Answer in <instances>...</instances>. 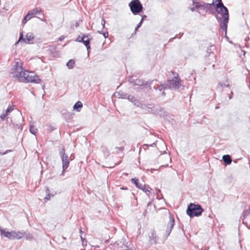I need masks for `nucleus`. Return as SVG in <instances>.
<instances>
[{"mask_svg":"<svg viewBox=\"0 0 250 250\" xmlns=\"http://www.w3.org/2000/svg\"><path fill=\"white\" fill-rule=\"evenodd\" d=\"M22 62H16L12 68L13 71L12 73L14 75V77L16 78L19 81L22 82L39 83L41 80L37 75H34L33 73H29L27 71H23L22 66Z\"/></svg>","mask_w":250,"mask_h":250,"instance_id":"1","label":"nucleus"},{"mask_svg":"<svg viewBox=\"0 0 250 250\" xmlns=\"http://www.w3.org/2000/svg\"><path fill=\"white\" fill-rule=\"evenodd\" d=\"M215 14L214 17L219 24H222L223 26H226V24H228L229 21V12L228 8L225 6H220L218 8H215Z\"/></svg>","mask_w":250,"mask_h":250,"instance_id":"2","label":"nucleus"},{"mask_svg":"<svg viewBox=\"0 0 250 250\" xmlns=\"http://www.w3.org/2000/svg\"><path fill=\"white\" fill-rule=\"evenodd\" d=\"M204 209L200 205L194 203H190L186 210L187 214L190 218L198 217L201 215Z\"/></svg>","mask_w":250,"mask_h":250,"instance_id":"3","label":"nucleus"},{"mask_svg":"<svg viewBox=\"0 0 250 250\" xmlns=\"http://www.w3.org/2000/svg\"><path fill=\"white\" fill-rule=\"evenodd\" d=\"M0 233L1 236L7 237L9 239H20L24 234V232L23 231L17 232L14 230L11 231H6V229H2L1 227H0Z\"/></svg>","mask_w":250,"mask_h":250,"instance_id":"4","label":"nucleus"},{"mask_svg":"<svg viewBox=\"0 0 250 250\" xmlns=\"http://www.w3.org/2000/svg\"><path fill=\"white\" fill-rule=\"evenodd\" d=\"M130 11L136 15L143 11V6L139 0H132L129 3Z\"/></svg>","mask_w":250,"mask_h":250,"instance_id":"5","label":"nucleus"},{"mask_svg":"<svg viewBox=\"0 0 250 250\" xmlns=\"http://www.w3.org/2000/svg\"><path fill=\"white\" fill-rule=\"evenodd\" d=\"M130 83H132L134 85H138L140 86H144L145 88H148L149 90L151 89V84L154 80L150 81H146L141 79H134L133 77H130L128 80Z\"/></svg>","mask_w":250,"mask_h":250,"instance_id":"6","label":"nucleus"},{"mask_svg":"<svg viewBox=\"0 0 250 250\" xmlns=\"http://www.w3.org/2000/svg\"><path fill=\"white\" fill-rule=\"evenodd\" d=\"M181 80L178 77H174L172 80L167 81L166 86L167 89L176 90L178 89L181 86Z\"/></svg>","mask_w":250,"mask_h":250,"instance_id":"7","label":"nucleus"},{"mask_svg":"<svg viewBox=\"0 0 250 250\" xmlns=\"http://www.w3.org/2000/svg\"><path fill=\"white\" fill-rule=\"evenodd\" d=\"M60 154L62 161V175H63L69 165L68 156L65 153V149L64 147H62V150L60 151Z\"/></svg>","mask_w":250,"mask_h":250,"instance_id":"8","label":"nucleus"},{"mask_svg":"<svg viewBox=\"0 0 250 250\" xmlns=\"http://www.w3.org/2000/svg\"><path fill=\"white\" fill-rule=\"evenodd\" d=\"M131 181L137 188L142 190L147 196H149L150 191L152 190V188L148 186H146L145 185L140 184L139 182V180L136 178H132Z\"/></svg>","mask_w":250,"mask_h":250,"instance_id":"9","label":"nucleus"},{"mask_svg":"<svg viewBox=\"0 0 250 250\" xmlns=\"http://www.w3.org/2000/svg\"><path fill=\"white\" fill-rule=\"evenodd\" d=\"M25 37H26L25 38H24L23 37L22 32L20 33L19 40L16 42V43H18L19 42H21V41L23 42L24 43H25L26 44L34 43L33 40L34 39L35 37L32 33H31V32L27 33L25 36Z\"/></svg>","mask_w":250,"mask_h":250,"instance_id":"10","label":"nucleus"},{"mask_svg":"<svg viewBox=\"0 0 250 250\" xmlns=\"http://www.w3.org/2000/svg\"><path fill=\"white\" fill-rule=\"evenodd\" d=\"M175 224V220L173 216H172L171 214H170L169 216V220L167 225V228L166 230V233L167 235V237H168L169 234H170L173 226Z\"/></svg>","mask_w":250,"mask_h":250,"instance_id":"11","label":"nucleus"},{"mask_svg":"<svg viewBox=\"0 0 250 250\" xmlns=\"http://www.w3.org/2000/svg\"><path fill=\"white\" fill-rule=\"evenodd\" d=\"M149 242L151 245H156L158 240V236L154 230H151L149 235Z\"/></svg>","mask_w":250,"mask_h":250,"instance_id":"12","label":"nucleus"},{"mask_svg":"<svg viewBox=\"0 0 250 250\" xmlns=\"http://www.w3.org/2000/svg\"><path fill=\"white\" fill-rule=\"evenodd\" d=\"M206 8L207 12H208L209 14L212 15L214 16L215 14V8L213 7L214 6V2L212 3H206Z\"/></svg>","mask_w":250,"mask_h":250,"instance_id":"13","label":"nucleus"},{"mask_svg":"<svg viewBox=\"0 0 250 250\" xmlns=\"http://www.w3.org/2000/svg\"><path fill=\"white\" fill-rule=\"evenodd\" d=\"M148 112H149L152 114H158L159 111H161L163 110V107L159 106H154L152 107H148Z\"/></svg>","mask_w":250,"mask_h":250,"instance_id":"14","label":"nucleus"},{"mask_svg":"<svg viewBox=\"0 0 250 250\" xmlns=\"http://www.w3.org/2000/svg\"><path fill=\"white\" fill-rule=\"evenodd\" d=\"M192 2H193V4L194 5V6H195V8L196 9L200 8L202 10L205 9L206 6V3H202L201 2H200L195 1L194 0H193Z\"/></svg>","mask_w":250,"mask_h":250,"instance_id":"15","label":"nucleus"},{"mask_svg":"<svg viewBox=\"0 0 250 250\" xmlns=\"http://www.w3.org/2000/svg\"><path fill=\"white\" fill-rule=\"evenodd\" d=\"M28 12L32 17L33 16L40 14L42 12V10L41 8L36 7L29 11Z\"/></svg>","mask_w":250,"mask_h":250,"instance_id":"16","label":"nucleus"},{"mask_svg":"<svg viewBox=\"0 0 250 250\" xmlns=\"http://www.w3.org/2000/svg\"><path fill=\"white\" fill-rule=\"evenodd\" d=\"M154 89L156 90H159L160 91H162L163 90H165L167 89V87L166 86V82L164 83H162L160 84L155 85L153 87Z\"/></svg>","mask_w":250,"mask_h":250,"instance_id":"17","label":"nucleus"},{"mask_svg":"<svg viewBox=\"0 0 250 250\" xmlns=\"http://www.w3.org/2000/svg\"><path fill=\"white\" fill-rule=\"evenodd\" d=\"M223 161L226 165H230L231 163L232 160L231 157L229 155H224L222 157Z\"/></svg>","mask_w":250,"mask_h":250,"instance_id":"18","label":"nucleus"},{"mask_svg":"<svg viewBox=\"0 0 250 250\" xmlns=\"http://www.w3.org/2000/svg\"><path fill=\"white\" fill-rule=\"evenodd\" d=\"M83 107V104L80 101L77 102L73 105V109L78 112L80 111L81 108Z\"/></svg>","mask_w":250,"mask_h":250,"instance_id":"19","label":"nucleus"},{"mask_svg":"<svg viewBox=\"0 0 250 250\" xmlns=\"http://www.w3.org/2000/svg\"><path fill=\"white\" fill-rule=\"evenodd\" d=\"M228 24H226V26L224 27L223 26V24H219L220 28L222 30V35L224 36V37L226 38L227 40L229 39V38L227 35Z\"/></svg>","mask_w":250,"mask_h":250,"instance_id":"20","label":"nucleus"},{"mask_svg":"<svg viewBox=\"0 0 250 250\" xmlns=\"http://www.w3.org/2000/svg\"><path fill=\"white\" fill-rule=\"evenodd\" d=\"M115 94L116 95L115 96L116 97H118L120 98L125 99H126L127 96L128 95L127 94L124 93L122 91L116 92L115 93Z\"/></svg>","mask_w":250,"mask_h":250,"instance_id":"21","label":"nucleus"},{"mask_svg":"<svg viewBox=\"0 0 250 250\" xmlns=\"http://www.w3.org/2000/svg\"><path fill=\"white\" fill-rule=\"evenodd\" d=\"M46 195L45 196V197L44 198V200H45V202L50 200V199L51 197L54 196V195L50 193V190L48 188H46Z\"/></svg>","mask_w":250,"mask_h":250,"instance_id":"22","label":"nucleus"},{"mask_svg":"<svg viewBox=\"0 0 250 250\" xmlns=\"http://www.w3.org/2000/svg\"><path fill=\"white\" fill-rule=\"evenodd\" d=\"M32 18V16L30 15L29 12L27 13L26 16H25L22 21V24L24 25L28 21L30 20Z\"/></svg>","mask_w":250,"mask_h":250,"instance_id":"23","label":"nucleus"},{"mask_svg":"<svg viewBox=\"0 0 250 250\" xmlns=\"http://www.w3.org/2000/svg\"><path fill=\"white\" fill-rule=\"evenodd\" d=\"M74 64H75L74 60H69L66 63V65L69 69H71L73 68Z\"/></svg>","mask_w":250,"mask_h":250,"instance_id":"24","label":"nucleus"},{"mask_svg":"<svg viewBox=\"0 0 250 250\" xmlns=\"http://www.w3.org/2000/svg\"><path fill=\"white\" fill-rule=\"evenodd\" d=\"M124 150V147H118L116 146L114 149V151L113 152L114 154H119V151L123 152Z\"/></svg>","mask_w":250,"mask_h":250,"instance_id":"25","label":"nucleus"},{"mask_svg":"<svg viewBox=\"0 0 250 250\" xmlns=\"http://www.w3.org/2000/svg\"><path fill=\"white\" fill-rule=\"evenodd\" d=\"M101 148L102 149L103 152L104 153V155H106V156H108L110 155V152L106 146H103L101 147Z\"/></svg>","mask_w":250,"mask_h":250,"instance_id":"26","label":"nucleus"},{"mask_svg":"<svg viewBox=\"0 0 250 250\" xmlns=\"http://www.w3.org/2000/svg\"><path fill=\"white\" fill-rule=\"evenodd\" d=\"M216 1L217 3H214V8H218L220 6H225L224 3H223L222 0H216Z\"/></svg>","mask_w":250,"mask_h":250,"instance_id":"27","label":"nucleus"},{"mask_svg":"<svg viewBox=\"0 0 250 250\" xmlns=\"http://www.w3.org/2000/svg\"><path fill=\"white\" fill-rule=\"evenodd\" d=\"M87 38H88V35L84 34L82 37H80V36H79L76 39L75 41L79 42H82L83 39H85Z\"/></svg>","mask_w":250,"mask_h":250,"instance_id":"28","label":"nucleus"},{"mask_svg":"<svg viewBox=\"0 0 250 250\" xmlns=\"http://www.w3.org/2000/svg\"><path fill=\"white\" fill-rule=\"evenodd\" d=\"M37 130V129L35 126H34L33 125H30L29 131L31 134H32L33 135H35L36 134Z\"/></svg>","mask_w":250,"mask_h":250,"instance_id":"29","label":"nucleus"},{"mask_svg":"<svg viewBox=\"0 0 250 250\" xmlns=\"http://www.w3.org/2000/svg\"><path fill=\"white\" fill-rule=\"evenodd\" d=\"M133 103L135 105H136L137 107L144 108L143 107V104H141V103L138 100L135 99L133 101Z\"/></svg>","mask_w":250,"mask_h":250,"instance_id":"30","label":"nucleus"},{"mask_svg":"<svg viewBox=\"0 0 250 250\" xmlns=\"http://www.w3.org/2000/svg\"><path fill=\"white\" fill-rule=\"evenodd\" d=\"M215 49V46L213 45H211L209 46V48H208L207 50V53L210 55L211 54H213V50Z\"/></svg>","mask_w":250,"mask_h":250,"instance_id":"31","label":"nucleus"},{"mask_svg":"<svg viewBox=\"0 0 250 250\" xmlns=\"http://www.w3.org/2000/svg\"><path fill=\"white\" fill-rule=\"evenodd\" d=\"M83 43L85 46H88L90 44V39L87 38L86 40L83 39L82 42Z\"/></svg>","mask_w":250,"mask_h":250,"instance_id":"32","label":"nucleus"},{"mask_svg":"<svg viewBox=\"0 0 250 250\" xmlns=\"http://www.w3.org/2000/svg\"><path fill=\"white\" fill-rule=\"evenodd\" d=\"M183 33H180L179 35H176L174 37L170 38L169 39L168 42H171L173 41L174 39H176V38H179V39L181 38L182 37V36H183Z\"/></svg>","mask_w":250,"mask_h":250,"instance_id":"33","label":"nucleus"},{"mask_svg":"<svg viewBox=\"0 0 250 250\" xmlns=\"http://www.w3.org/2000/svg\"><path fill=\"white\" fill-rule=\"evenodd\" d=\"M97 33L102 34L105 39L107 38L108 37V33L107 31L102 32L100 31H97Z\"/></svg>","mask_w":250,"mask_h":250,"instance_id":"34","label":"nucleus"},{"mask_svg":"<svg viewBox=\"0 0 250 250\" xmlns=\"http://www.w3.org/2000/svg\"><path fill=\"white\" fill-rule=\"evenodd\" d=\"M250 213V206L249 207V208L245 211V212L243 213V217L244 219H245L249 214Z\"/></svg>","mask_w":250,"mask_h":250,"instance_id":"35","label":"nucleus"},{"mask_svg":"<svg viewBox=\"0 0 250 250\" xmlns=\"http://www.w3.org/2000/svg\"><path fill=\"white\" fill-rule=\"evenodd\" d=\"M123 241V244L122 245L120 246V247L122 248V249H126V248H128V246L127 245V243H126V244H124V242H125V239H123L122 240Z\"/></svg>","mask_w":250,"mask_h":250,"instance_id":"36","label":"nucleus"},{"mask_svg":"<svg viewBox=\"0 0 250 250\" xmlns=\"http://www.w3.org/2000/svg\"><path fill=\"white\" fill-rule=\"evenodd\" d=\"M126 99L132 103H133V100H135L134 96L131 95H127Z\"/></svg>","mask_w":250,"mask_h":250,"instance_id":"37","label":"nucleus"},{"mask_svg":"<svg viewBox=\"0 0 250 250\" xmlns=\"http://www.w3.org/2000/svg\"><path fill=\"white\" fill-rule=\"evenodd\" d=\"M13 110V108L11 106H9L7 109L5 110L6 115H8L9 113L11 112Z\"/></svg>","mask_w":250,"mask_h":250,"instance_id":"38","label":"nucleus"},{"mask_svg":"<svg viewBox=\"0 0 250 250\" xmlns=\"http://www.w3.org/2000/svg\"><path fill=\"white\" fill-rule=\"evenodd\" d=\"M143 23V20H141L139 22V23L136 26V27H135V30L137 31L138 30V29L141 26Z\"/></svg>","mask_w":250,"mask_h":250,"instance_id":"39","label":"nucleus"},{"mask_svg":"<svg viewBox=\"0 0 250 250\" xmlns=\"http://www.w3.org/2000/svg\"><path fill=\"white\" fill-rule=\"evenodd\" d=\"M14 126L17 129H20V131H21L22 129L21 124H14Z\"/></svg>","mask_w":250,"mask_h":250,"instance_id":"40","label":"nucleus"},{"mask_svg":"<svg viewBox=\"0 0 250 250\" xmlns=\"http://www.w3.org/2000/svg\"><path fill=\"white\" fill-rule=\"evenodd\" d=\"M219 84L220 85V86L222 87H229L230 86L229 84H225V83H219Z\"/></svg>","mask_w":250,"mask_h":250,"instance_id":"41","label":"nucleus"},{"mask_svg":"<svg viewBox=\"0 0 250 250\" xmlns=\"http://www.w3.org/2000/svg\"><path fill=\"white\" fill-rule=\"evenodd\" d=\"M11 151H12V150L11 149H8V150H6L5 152H4L3 153L0 152V155H2L6 154L8 152H11Z\"/></svg>","mask_w":250,"mask_h":250,"instance_id":"42","label":"nucleus"},{"mask_svg":"<svg viewBox=\"0 0 250 250\" xmlns=\"http://www.w3.org/2000/svg\"><path fill=\"white\" fill-rule=\"evenodd\" d=\"M101 24L102 25L103 28H104V27H105V21L104 19H102V20Z\"/></svg>","mask_w":250,"mask_h":250,"instance_id":"43","label":"nucleus"},{"mask_svg":"<svg viewBox=\"0 0 250 250\" xmlns=\"http://www.w3.org/2000/svg\"><path fill=\"white\" fill-rule=\"evenodd\" d=\"M6 116H7V115H6V114H5H5H1V115L0 116V118L2 120H3L5 118V117H6Z\"/></svg>","mask_w":250,"mask_h":250,"instance_id":"44","label":"nucleus"},{"mask_svg":"<svg viewBox=\"0 0 250 250\" xmlns=\"http://www.w3.org/2000/svg\"><path fill=\"white\" fill-rule=\"evenodd\" d=\"M86 49H87V52H88V54H89V52H90V50L91 49V47H90V45H88V46H85Z\"/></svg>","mask_w":250,"mask_h":250,"instance_id":"45","label":"nucleus"},{"mask_svg":"<svg viewBox=\"0 0 250 250\" xmlns=\"http://www.w3.org/2000/svg\"><path fill=\"white\" fill-rule=\"evenodd\" d=\"M64 37L63 36H62L59 38V40L60 41H62L64 40Z\"/></svg>","mask_w":250,"mask_h":250,"instance_id":"46","label":"nucleus"},{"mask_svg":"<svg viewBox=\"0 0 250 250\" xmlns=\"http://www.w3.org/2000/svg\"><path fill=\"white\" fill-rule=\"evenodd\" d=\"M74 26H75V28H77L79 26V23H78V22L76 21Z\"/></svg>","mask_w":250,"mask_h":250,"instance_id":"47","label":"nucleus"},{"mask_svg":"<svg viewBox=\"0 0 250 250\" xmlns=\"http://www.w3.org/2000/svg\"><path fill=\"white\" fill-rule=\"evenodd\" d=\"M146 17L147 16L146 15H144L142 16V19L141 20H143V21H144V19H146Z\"/></svg>","mask_w":250,"mask_h":250,"instance_id":"48","label":"nucleus"},{"mask_svg":"<svg viewBox=\"0 0 250 250\" xmlns=\"http://www.w3.org/2000/svg\"><path fill=\"white\" fill-rule=\"evenodd\" d=\"M233 95V92L231 91V95H230V96L229 97V99H232V98Z\"/></svg>","mask_w":250,"mask_h":250,"instance_id":"49","label":"nucleus"},{"mask_svg":"<svg viewBox=\"0 0 250 250\" xmlns=\"http://www.w3.org/2000/svg\"><path fill=\"white\" fill-rule=\"evenodd\" d=\"M151 204H152V202L151 201L149 202L147 204V207L150 206Z\"/></svg>","mask_w":250,"mask_h":250,"instance_id":"50","label":"nucleus"},{"mask_svg":"<svg viewBox=\"0 0 250 250\" xmlns=\"http://www.w3.org/2000/svg\"><path fill=\"white\" fill-rule=\"evenodd\" d=\"M195 9H196V8H195V6L194 7H192V8H191V9H191V10L192 11H195Z\"/></svg>","mask_w":250,"mask_h":250,"instance_id":"51","label":"nucleus"},{"mask_svg":"<svg viewBox=\"0 0 250 250\" xmlns=\"http://www.w3.org/2000/svg\"><path fill=\"white\" fill-rule=\"evenodd\" d=\"M142 89H143V88L139 87L136 90L137 91H141V90H142Z\"/></svg>","mask_w":250,"mask_h":250,"instance_id":"52","label":"nucleus"},{"mask_svg":"<svg viewBox=\"0 0 250 250\" xmlns=\"http://www.w3.org/2000/svg\"><path fill=\"white\" fill-rule=\"evenodd\" d=\"M162 96H165L166 95V93L163 91L162 93V94H161Z\"/></svg>","mask_w":250,"mask_h":250,"instance_id":"53","label":"nucleus"},{"mask_svg":"<svg viewBox=\"0 0 250 250\" xmlns=\"http://www.w3.org/2000/svg\"><path fill=\"white\" fill-rule=\"evenodd\" d=\"M121 189H124V190H126L127 189V188L126 187H122V188H121Z\"/></svg>","mask_w":250,"mask_h":250,"instance_id":"54","label":"nucleus"},{"mask_svg":"<svg viewBox=\"0 0 250 250\" xmlns=\"http://www.w3.org/2000/svg\"><path fill=\"white\" fill-rule=\"evenodd\" d=\"M156 145V143H153V144H152L151 145H150V146H154Z\"/></svg>","mask_w":250,"mask_h":250,"instance_id":"55","label":"nucleus"},{"mask_svg":"<svg viewBox=\"0 0 250 250\" xmlns=\"http://www.w3.org/2000/svg\"><path fill=\"white\" fill-rule=\"evenodd\" d=\"M81 239H82V241L83 242V240L84 239V238H83L82 236H81Z\"/></svg>","mask_w":250,"mask_h":250,"instance_id":"56","label":"nucleus"},{"mask_svg":"<svg viewBox=\"0 0 250 250\" xmlns=\"http://www.w3.org/2000/svg\"><path fill=\"white\" fill-rule=\"evenodd\" d=\"M71 158H73V156H72V155H71L70 156V160H72Z\"/></svg>","mask_w":250,"mask_h":250,"instance_id":"57","label":"nucleus"},{"mask_svg":"<svg viewBox=\"0 0 250 250\" xmlns=\"http://www.w3.org/2000/svg\"><path fill=\"white\" fill-rule=\"evenodd\" d=\"M71 158H73V156H72V155H71L70 156V160H72Z\"/></svg>","mask_w":250,"mask_h":250,"instance_id":"58","label":"nucleus"},{"mask_svg":"<svg viewBox=\"0 0 250 250\" xmlns=\"http://www.w3.org/2000/svg\"><path fill=\"white\" fill-rule=\"evenodd\" d=\"M157 198L158 200H160V198L158 197V195H157Z\"/></svg>","mask_w":250,"mask_h":250,"instance_id":"59","label":"nucleus"},{"mask_svg":"<svg viewBox=\"0 0 250 250\" xmlns=\"http://www.w3.org/2000/svg\"><path fill=\"white\" fill-rule=\"evenodd\" d=\"M146 210H145V211H144V215L145 214V213H146Z\"/></svg>","mask_w":250,"mask_h":250,"instance_id":"60","label":"nucleus"},{"mask_svg":"<svg viewBox=\"0 0 250 250\" xmlns=\"http://www.w3.org/2000/svg\"><path fill=\"white\" fill-rule=\"evenodd\" d=\"M80 232L82 233V229H80Z\"/></svg>","mask_w":250,"mask_h":250,"instance_id":"61","label":"nucleus"},{"mask_svg":"<svg viewBox=\"0 0 250 250\" xmlns=\"http://www.w3.org/2000/svg\"><path fill=\"white\" fill-rule=\"evenodd\" d=\"M250 39L249 37H248L247 40H249Z\"/></svg>","mask_w":250,"mask_h":250,"instance_id":"62","label":"nucleus"},{"mask_svg":"<svg viewBox=\"0 0 250 250\" xmlns=\"http://www.w3.org/2000/svg\"><path fill=\"white\" fill-rule=\"evenodd\" d=\"M250 39L249 37H248L247 40H249Z\"/></svg>","mask_w":250,"mask_h":250,"instance_id":"63","label":"nucleus"},{"mask_svg":"<svg viewBox=\"0 0 250 250\" xmlns=\"http://www.w3.org/2000/svg\"><path fill=\"white\" fill-rule=\"evenodd\" d=\"M51 129L52 130H53V128L51 127Z\"/></svg>","mask_w":250,"mask_h":250,"instance_id":"64","label":"nucleus"}]
</instances>
